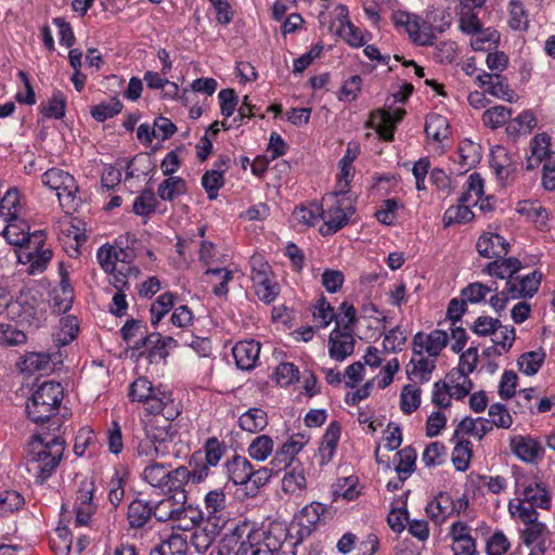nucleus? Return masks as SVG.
I'll list each match as a JSON object with an SVG mask.
<instances>
[{"label": "nucleus", "mask_w": 555, "mask_h": 555, "mask_svg": "<svg viewBox=\"0 0 555 555\" xmlns=\"http://www.w3.org/2000/svg\"><path fill=\"white\" fill-rule=\"evenodd\" d=\"M131 401L141 402L153 417L143 421L142 429L134 435L139 456H166L176 436L171 424L179 411L173 409L171 395L153 387L146 377L134 379L129 387Z\"/></svg>", "instance_id": "obj_1"}, {"label": "nucleus", "mask_w": 555, "mask_h": 555, "mask_svg": "<svg viewBox=\"0 0 555 555\" xmlns=\"http://www.w3.org/2000/svg\"><path fill=\"white\" fill-rule=\"evenodd\" d=\"M65 444L60 431L43 429L33 436L27 447L26 468L36 482L42 483L52 476L62 460Z\"/></svg>", "instance_id": "obj_2"}, {"label": "nucleus", "mask_w": 555, "mask_h": 555, "mask_svg": "<svg viewBox=\"0 0 555 555\" xmlns=\"http://www.w3.org/2000/svg\"><path fill=\"white\" fill-rule=\"evenodd\" d=\"M64 388L59 382H43L33 392L26 404L28 418L34 423L49 422V430L61 431L60 418L54 417L60 409Z\"/></svg>", "instance_id": "obj_3"}, {"label": "nucleus", "mask_w": 555, "mask_h": 555, "mask_svg": "<svg viewBox=\"0 0 555 555\" xmlns=\"http://www.w3.org/2000/svg\"><path fill=\"white\" fill-rule=\"evenodd\" d=\"M508 512L513 519L519 520L524 525L521 530V540L527 546L533 545L532 550L542 548L546 551V543L550 540V529L539 519V513L535 508L527 506L524 503L509 501Z\"/></svg>", "instance_id": "obj_4"}, {"label": "nucleus", "mask_w": 555, "mask_h": 555, "mask_svg": "<svg viewBox=\"0 0 555 555\" xmlns=\"http://www.w3.org/2000/svg\"><path fill=\"white\" fill-rule=\"evenodd\" d=\"M324 206L322 220L323 224L319 232L323 236H330L337 233L348 224L350 218L356 212L352 199L347 195L339 193L328 194L323 198Z\"/></svg>", "instance_id": "obj_5"}, {"label": "nucleus", "mask_w": 555, "mask_h": 555, "mask_svg": "<svg viewBox=\"0 0 555 555\" xmlns=\"http://www.w3.org/2000/svg\"><path fill=\"white\" fill-rule=\"evenodd\" d=\"M9 319L21 325L40 328L47 320V302L30 291H21L11 302Z\"/></svg>", "instance_id": "obj_6"}, {"label": "nucleus", "mask_w": 555, "mask_h": 555, "mask_svg": "<svg viewBox=\"0 0 555 555\" xmlns=\"http://www.w3.org/2000/svg\"><path fill=\"white\" fill-rule=\"evenodd\" d=\"M46 233L42 230L33 232L30 244L23 247L17 255L18 262L27 266L29 275L42 273L52 259L51 248L46 246Z\"/></svg>", "instance_id": "obj_7"}, {"label": "nucleus", "mask_w": 555, "mask_h": 555, "mask_svg": "<svg viewBox=\"0 0 555 555\" xmlns=\"http://www.w3.org/2000/svg\"><path fill=\"white\" fill-rule=\"evenodd\" d=\"M250 279L257 297L271 304L280 293V286L274 280L271 266L261 255H253L249 259Z\"/></svg>", "instance_id": "obj_8"}, {"label": "nucleus", "mask_w": 555, "mask_h": 555, "mask_svg": "<svg viewBox=\"0 0 555 555\" xmlns=\"http://www.w3.org/2000/svg\"><path fill=\"white\" fill-rule=\"evenodd\" d=\"M42 183L56 192L63 208L74 207L78 185L75 178L60 168H51L41 176Z\"/></svg>", "instance_id": "obj_9"}, {"label": "nucleus", "mask_w": 555, "mask_h": 555, "mask_svg": "<svg viewBox=\"0 0 555 555\" xmlns=\"http://www.w3.org/2000/svg\"><path fill=\"white\" fill-rule=\"evenodd\" d=\"M515 486V493L517 495L513 500L515 503H524L527 506H531V508L548 509L551 507V495L543 482H539L533 478L519 477L516 479Z\"/></svg>", "instance_id": "obj_10"}, {"label": "nucleus", "mask_w": 555, "mask_h": 555, "mask_svg": "<svg viewBox=\"0 0 555 555\" xmlns=\"http://www.w3.org/2000/svg\"><path fill=\"white\" fill-rule=\"evenodd\" d=\"M202 516L208 522L225 527L229 520V513L227 511V495L223 489H212L205 494Z\"/></svg>", "instance_id": "obj_11"}, {"label": "nucleus", "mask_w": 555, "mask_h": 555, "mask_svg": "<svg viewBox=\"0 0 555 555\" xmlns=\"http://www.w3.org/2000/svg\"><path fill=\"white\" fill-rule=\"evenodd\" d=\"M94 490L95 486L92 479L83 478L80 480L74 505L76 513L75 521L78 526L87 525L95 512V504L93 502Z\"/></svg>", "instance_id": "obj_12"}, {"label": "nucleus", "mask_w": 555, "mask_h": 555, "mask_svg": "<svg viewBox=\"0 0 555 555\" xmlns=\"http://www.w3.org/2000/svg\"><path fill=\"white\" fill-rule=\"evenodd\" d=\"M542 281L540 271H532L526 275L514 274L505 283V293L513 299L532 298L539 291Z\"/></svg>", "instance_id": "obj_13"}, {"label": "nucleus", "mask_w": 555, "mask_h": 555, "mask_svg": "<svg viewBox=\"0 0 555 555\" xmlns=\"http://www.w3.org/2000/svg\"><path fill=\"white\" fill-rule=\"evenodd\" d=\"M309 442V436L306 434H296L291 436L282 446L276 450L270 465L276 472L282 470L283 466L296 464V455Z\"/></svg>", "instance_id": "obj_14"}, {"label": "nucleus", "mask_w": 555, "mask_h": 555, "mask_svg": "<svg viewBox=\"0 0 555 555\" xmlns=\"http://www.w3.org/2000/svg\"><path fill=\"white\" fill-rule=\"evenodd\" d=\"M251 524L243 521L236 525L229 534H225L218 546V555H248L247 537Z\"/></svg>", "instance_id": "obj_15"}, {"label": "nucleus", "mask_w": 555, "mask_h": 555, "mask_svg": "<svg viewBox=\"0 0 555 555\" xmlns=\"http://www.w3.org/2000/svg\"><path fill=\"white\" fill-rule=\"evenodd\" d=\"M404 114V109H397L395 113L377 109L371 114L367 127L374 129L384 141H392L396 124L402 119Z\"/></svg>", "instance_id": "obj_16"}, {"label": "nucleus", "mask_w": 555, "mask_h": 555, "mask_svg": "<svg viewBox=\"0 0 555 555\" xmlns=\"http://www.w3.org/2000/svg\"><path fill=\"white\" fill-rule=\"evenodd\" d=\"M354 345L352 331L335 326L328 338V354L333 360L341 362L353 353Z\"/></svg>", "instance_id": "obj_17"}, {"label": "nucleus", "mask_w": 555, "mask_h": 555, "mask_svg": "<svg viewBox=\"0 0 555 555\" xmlns=\"http://www.w3.org/2000/svg\"><path fill=\"white\" fill-rule=\"evenodd\" d=\"M444 13L441 14L440 24L435 25L436 17L431 21L430 18L423 20L421 16L418 23L414 29L415 35L412 36V42L417 46H433L436 41V35L443 33L450 27V20Z\"/></svg>", "instance_id": "obj_18"}, {"label": "nucleus", "mask_w": 555, "mask_h": 555, "mask_svg": "<svg viewBox=\"0 0 555 555\" xmlns=\"http://www.w3.org/2000/svg\"><path fill=\"white\" fill-rule=\"evenodd\" d=\"M448 343V334L442 330H434L429 334L417 332L413 337V346L427 353L430 358H438Z\"/></svg>", "instance_id": "obj_19"}, {"label": "nucleus", "mask_w": 555, "mask_h": 555, "mask_svg": "<svg viewBox=\"0 0 555 555\" xmlns=\"http://www.w3.org/2000/svg\"><path fill=\"white\" fill-rule=\"evenodd\" d=\"M513 453L522 462L532 463L542 457L544 449L541 443L530 436H513L509 439Z\"/></svg>", "instance_id": "obj_20"}, {"label": "nucleus", "mask_w": 555, "mask_h": 555, "mask_svg": "<svg viewBox=\"0 0 555 555\" xmlns=\"http://www.w3.org/2000/svg\"><path fill=\"white\" fill-rule=\"evenodd\" d=\"M232 354L238 369L249 371L259 360L260 344L256 340H243L235 344Z\"/></svg>", "instance_id": "obj_21"}, {"label": "nucleus", "mask_w": 555, "mask_h": 555, "mask_svg": "<svg viewBox=\"0 0 555 555\" xmlns=\"http://www.w3.org/2000/svg\"><path fill=\"white\" fill-rule=\"evenodd\" d=\"M508 242L496 233H485L476 243L478 254L485 258H502L508 253Z\"/></svg>", "instance_id": "obj_22"}, {"label": "nucleus", "mask_w": 555, "mask_h": 555, "mask_svg": "<svg viewBox=\"0 0 555 555\" xmlns=\"http://www.w3.org/2000/svg\"><path fill=\"white\" fill-rule=\"evenodd\" d=\"M222 530L223 527L220 525L216 526V524L204 520L191 533L190 544L194 546L197 553H204L211 546Z\"/></svg>", "instance_id": "obj_23"}, {"label": "nucleus", "mask_w": 555, "mask_h": 555, "mask_svg": "<svg viewBox=\"0 0 555 555\" xmlns=\"http://www.w3.org/2000/svg\"><path fill=\"white\" fill-rule=\"evenodd\" d=\"M490 165L496 177L504 182L513 178L516 171V165L508 151L501 145L491 150Z\"/></svg>", "instance_id": "obj_24"}, {"label": "nucleus", "mask_w": 555, "mask_h": 555, "mask_svg": "<svg viewBox=\"0 0 555 555\" xmlns=\"http://www.w3.org/2000/svg\"><path fill=\"white\" fill-rule=\"evenodd\" d=\"M223 468L228 481L235 486L248 485L251 476V464L245 456L233 455L224 462Z\"/></svg>", "instance_id": "obj_25"}, {"label": "nucleus", "mask_w": 555, "mask_h": 555, "mask_svg": "<svg viewBox=\"0 0 555 555\" xmlns=\"http://www.w3.org/2000/svg\"><path fill=\"white\" fill-rule=\"evenodd\" d=\"M413 356L406 366V373L410 378L415 377L421 382H428L430 375L436 367V358L425 356L421 349L412 347Z\"/></svg>", "instance_id": "obj_26"}, {"label": "nucleus", "mask_w": 555, "mask_h": 555, "mask_svg": "<svg viewBox=\"0 0 555 555\" xmlns=\"http://www.w3.org/2000/svg\"><path fill=\"white\" fill-rule=\"evenodd\" d=\"M285 474L282 478V490L287 494L299 495L307 489V478L302 463L297 462L288 466H283Z\"/></svg>", "instance_id": "obj_27"}, {"label": "nucleus", "mask_w": 555, "mask_h": 555, "mask_svg": "<svg viewBox=\"0 0 555 555\" xmlns=\"http://www.w3.org/2000/svg\"><path fill=\"white\" fill-rule=\"evenodd\" d=\"M337 10L339 11L337 14V21L340 24L339 36L352 48L363 47L365 43L363 33L349 21L347 7L338 4Z\"/></svg>", "instance_id": "obj_28"}, {"label": "nucleus", "mask_w": 555, "mask_h": 555, "mask_svg": "<svg viewBox=\"0 0 555 555\" xmlns=\"http://www.w3.org/2000/svg\"><path fill=\"white\" fill-rule=\"evenodd\" d=\"M530 156L527 160V170L538 167L548 157H555V153L551 152V138L546 133H538L530 140Z\"/></svg>", "instance_id": "obj_29"}, {"label": "nucleus", "mask_w": 555, "mask_h": 555, "mask_svg": "<svg viewBox=\"0 0 555 555\" xmlns=\"http://www.w3.org/2000/svg\"><path fill=\"white\" fill-rule=\"evenodd\" d=\"M326 511V506L319 502H312L304 506L298 515L301 534H310L314 531Z\"/></svg>", "instance_id": "obj_30"}, {"label": "nucleus", "mask_w": 555, "mask_h": 555, "mask_svg": "<svg viewBox=\"0 0 555 555\" xmlns=\"http://www.w3.org/2000/svg\"><path fill=\"white\" fill-rule=\"evenodd\" d=\"M129 253L121 247L103 245L98 249L96 259L102 269L107 273L117 271V263H125Z\"/></svg>", "instance_id": "obj_31"}, {"label": "nucleus", "mask_w": 555, "mask_h": 555, "mask_svg": "<svg viewBox=\"0 0 555 555\" xmlns=\"http://www.w3.org/2000/svg\"><path fill=\"white\" fill-rule=\"evenodd\" d=\"M341 427L338 422H331L323 435L322 442L319 448L320 465L327 464L337 449L340 439Z\"/></svg>", "instance_id": "obj_32"}, {"label": "nucleus", "mask_w": 555, "mask_h": 555, "mask_svg": "<svg viewBox=\"0 0 555 555\" xmlns=\"http://www.w3.org/2000/svg\"><path fill=\"white\" fill-rule=\"evenodd\" d=\"M521 268L522 264L519 259L516 257H508L487 263L482 272L490 276L508 281L514 274H517Z\"/></svg>", "instance_id": "obj_33"}, {"label": "nucleus", "mask_w": 555, "mask_h": 555, "mask_svg": "<svg viewBox=\"0 0 555 555\" xmlns=\"http://www.w3.org/2000/svg\"><path fill=\"white\" fill-rule=\"evenodd\" d=\"M185 476L188 475L184 474V466L171 469L168 478L165 480L166 485L160 490L169 494V496H175V499L185 503L188 499L185 487L190 485Z\"/></svg>", "instance_id": "obj_34"}, {"label": "nucleus", "mask_w": 555, "mask_h": 555, "mask_svg": "<svg viewBox=\"0 0 555 555\" xmlns=\"http://www.w3.org/2000/svg\"><path fill=\"white\" fill-rule=\"evenodd\" d=\"M153 517L152 503L144 500H133L127 509V521L131 529L143 528Z\"/></svg>", "instance_id": "obj_35"}, {"label": "nucleus", "mask_w": 555, "mask_h": 555, "mask_svg": "<svg viewBox=\"0 0 555 555\" xmlns=\"http://www.w3.org/2000/svg\"><path fill=\"white\" fill-rule=\"evenodd\" d=\"M228 166L225 162L215 163L214 168L207 170L202 177V185L209 199L218 197V191L224 185V171Z\"/></svg>", "instance_id": "obj_36"}, {"label": "nucleus", "mask_w": 555, "mask_h": 555, "mask_svg": "<svg viewBox=\"0 0 555 555\" xmlns=\"http://www.w3.org/2000/svg\"><path fill=\"white\" fill-rule=\"evenodd\" d=\"M189 548L188 535L184 533H171L155 546L150 555H186Z\"/></svg>", "instance_id": "obj_37"}, {"label": "nucleus", "mask_w": 555, "mask_h": 555, "mask_svg": "<svg viewBox=\"0 0 555 555\" xmlns=\"http://www.w3.org/2000/svg\"><path fill=\"white\" fill-rule=\"evenodd\" d=\"M8 222L3 229V236L7 238L9 244L21 246L22 248L30 244L33 233L26 231L27 227L23 221H20L18 217L14 219H3Z\"/></svg>", "instance_id": "obj_38"}, {"label": "nucleus", "mask_w": 555, "mask_h": 555, "mask_svg": "<svg viewBox=\"0 0 555 555\" xmlns=\"http://www.w3.org/2000/svg\"><path fill=\"white\" fill-rule=\"evenodd\" d=\"M151 461L149 465L142 472V478L152 487L162 489L166 485L165 480L168 478L171 470L170 465L155 462V457L145 456Z\"/></svg>", "instance_id": "obj_39"}, {"label": "nucleus", "mask_w": 555, "mask_h": 555, "mask_svg": "<svg viewBox=\"0 0 555 555\" xmlns=\"http://www.w3.org/2000/svg\"><path fill=\"white\" fill-rule=\"evenodd\" d=\"M453 500L448 493H440L426 506L427 516L435 522H442L452 515Z\"/></svg>", "instance_id": "obj_40"}, {"label": "nucleus", "mask_w": 555, "mask_h": 555, "mask_svg": "<svg viewBox=\"0 0 555 555\" xmlns=\"http://www.w3.org/2000/svg\"><path fill=\"white\" fill-rule=\"evenodd\" d=\"M172 521L176 524V528L188 531L204 521V516H202L201 508L182 504Z\"/></svg>", "instance_id": "obj_41"}, {"label": "nucleus", "mask_w": 555, "mask_h": 555, "mask_svg": "<svg viewBox=\"0 0 555 555\" xmlns=\"http://www.w3.org/2000/svg\"><path fill=\"white\" fill-rule=\"evenodd\" d=\"M18 365L22 372L27 373H47L53 370L51 354L46 352H28Z\"/></svg>", "instance_id": "obj_42"}, {"label": "nucleus", "mask_w": 555, "mask_h": 555, "mask_svg": "<svg viewBox=\"0 0 555 555\" xmlns=\"http://www.w3.org/2000/svg\"><path fill=\"white\" fill-rule=\"evenodd\" d=\"M238 425L244 431L259 433L268 425L267 413L258 408L248 409L240 416Z\"/></svg>", "instance_id": "obj_43"}, {"label": "nucleus", "mask_w": 555, "mask_h": 555, "mask_svg": "<svg viewBox=\"0 0 555 555\" xmlns=\"http://www.w3.org/2000/svg\"><path fill=\"white\" fill-rule=\"evenodd\" d=\"M66 104L64 93L55 90L47 102L40 104L39 109L46 118L62 119L65 116Z\"/></svg>", "instance_id": "obj_44"}, {"label": "nucleus", "mask_w": 555, "mask_h": 555, "mask_svg": "<svg viewBox=\"0 0 555 555\" xmlns=\"http://www.w3.org/2000/svg\"><path fill=\"white\" fill-rule=\"evenodd\" d=\"M322 215L323 205L318 203L298 206L293 211L294 220L305 227H314L322 219Z\"/></svg>", "instance_id": "obj_45"}, {"label": "nucleus", "mask_w": 555, "mask_h": 555, "mask_svg": "<svg viewBox=\"0 0 555 555\" xmlns=\"http://www.w3.org/2000/svg\"><path fill=\"white\" fill-rule=\"evenodd\" d=\"M205 275L210 276L212 293L216 296L221 297L228 295V284L233 280V271L227 268H210L205 271Z\"/></svg>", "instance_id": "obj_46"}, {"label": "nucleus", "mask_w": 555, "mask_h": 555, "mask_svg": "<svg viewBox=\"0 0 555 555\" xmlns=\"http://www.w3.org/2000/svg\"><path fill=\"white\" fill-rule=\"evenodd\" d=\"M182 504H185V503L175 499V496L168 495L165 499L157 502L156 504L152 503L153 517H155V519L157 521H162V522H165L168 520L172 521L175 515H177V513Z\"/></svg>", "instance_id": "obj_47"}, {"label": "nucleus", "mask_w": 555, "mask_h": 555, "mask_svg": "<svg viewBox=\"0 0 555 555\" xmlns=\"http://www.w3.org/2000/svg\"><path fill=\"white\" fill-rule=\"evenodd\" d=\"M188 191L185 181L176 176L165 179L157 189V195L163 201L171 202L180 195L185 194Z\"/></svg>", "instance_id": "obj_48"}, {"label": "nucleus", "mask_w": 555, "mask_h": 555, "mask_svg": "<svg viewBox=\"0 0 555 555\" xmlns=\"http://www.w3.org/2000/svg\"><path fill=\"white\" fill-rule=\"evenodd\" d=\"M459 158L463 170H469L481 159L480 145L470 140L462 141L459 145Z\"/></svg>", "instance_id": "obj_49"}, {"label": "nucleus", "mask_w": 555, "mask_h": 555, "mask_svg": "<svg viewBox=\"0 0 555 555\" xmlns=\"http://www.w3.org/2000/svg\"><path fill=\"white\" fill-rule=\"evenodd\" d=\"M21 209V194L18 189H9L0 198V217L2 219H14L18 217Z\"/></svg>", "instance_id": "obj_50"}, {"label": "nucleus", "mask_w": 555, "mask_h": 555, "mask_svg": "<svg viewBox=\"0 0 555 555\" xmlns=\"http://www.w3.org/2000/svg\"><path fill=\"white\" fill-rule=\"evenodd\" d=\"M512 115V108L504 105H495L483 112L481 120L486 127L494 130L504 126Z\"/></svg>", "instance_id": "obj_51"}, {"label": "nucleus", "mask_w": 555, "mask_h": 555, "mask_svg": "<svg viewBox=\"0 0 555 555\" xmlns=\"http://www.w3.org/2000/svg\"><path fill=\"white\" fill-rule=\"evenodd\" d=\"M177 346L176 339L170 336L162 337L158 333H152L144 337L139 338L133 345L132 349L139 352V356L144 354V350L149 348H167Z\"/></svg>", "instance_id": "obj_52"}, {"label": "nucleus", "mask_w": 555, "mask_h": 555, "mask_svg": "<svg viewBox=\"0 0 555 555\" xmlns=\"http://www.w3.org/2000/svg\"><path fill=\"white\" fill-rule=\"evenodd\" d=\"M425 133L436 142L449 135V124L446 117L439 114L428 115L425 122Z\"/></svg>", "instance_id": "obj_53"}, {"label": "nucleus", "mask_w": 555, "mask_h": 555, "mask_svg": "<svg viewBox=\"0 0 555 555\" xmlns=\"http://www.w3.org/2000/svg\"><path fill=\"white\" fill-rule=\"evenodd\" d=\"M79 331L78 320L73 315H66L60 320V328L54 335L56 346H66L72 343Z\"/></svg>", "instance_id": "obj_54"}, {"label": "nucleus", "mask_w": 555, "mask_h": 555, "mask_svg": "<svg viewBox=\"0 0 555 555\" xmlns=\"http://www.w3.org/2000/svg\"><path fill=\"white\" fill-rule=\"evenodd\" d=\"M496 292V283L486 285L481 282H473L462 288L461 297L465 299L467 304H479L485 300L486 296Z\"/></svg>", "instance_id": "obj_55"}, {"label": "nucleus", "mask_w": 555, "mask_h": 555, "mask_svg": "<svg viewBox=\"0 0 555 555\" xmlns=\"http://www.w3.org/2000/svg\"><path fill=\"white\" fill-rule=\"evenodd\" d=\"M516 339V331L514 326L502 327V340H495V345L483 350V356L491 358L502 356L511 350Z\"/></svg>", "instance_id": "obj_56"}, {"label": "nucleus", "mask_w": 555, "mask_h": 555, "mask_svg": "<svg viewBox=\"0 0 555 555\" xmlns=\"http://www.w3.org/2000/svg\"><path fill=\"white\" fill-rule=\"evenodd\" d=\"M545 360V353L542 350L529 351L522 353L518 360V369L527 376H532L539 372Z\"/></svg>", "instance_id": "obj_57"}, {"label": "nucleus", "mask_w": 555, "mask_h": 555, "mask_svg": "<svg viewBox=\"0 0 555 555\" xmlns=\"http://www.w3.org/2000/svg\"><path fill=\"white\" fill-rule=\"evenodd\" d=\"M274 442L268 435L257 436L249 444L248 455L256 461H266L273 452Z\"/></svg>", "instance_id": "obj_58"}, {"label": "nucleus", "mask_w": 555, "mask_h": 555, "mask_svg": "<svg viewBox=\"0 0 555 555\" xmlns=\"http://www.w3.org/2000/svg\"><path fill=\"white\" fill-rule=\"evenodd\" d=\"M483 195V179L478 172L472 173L467 181L464 193L462 194L460 202L472 203L476 206Z\"/></svg>", "instance_id": "obj_59"}, {"label": "nucleus", "mask_w": 555, "mask_h": 555, "mask_svg": "<svg viewBox=\"0 0 555 555\" xmlns=\"http://www.w3.org/2000/svg\"><path fill=\"white\" fill-rule=\"evenodd\" d=\"M176 296L172 293H164L152 304L151 323L156 326L162 319L173 308Z\"/></svg>", "instance_id": "obj_60"}, {"label": "nucleus", "mask_w": 555, "mask_h": 555, "mask_svg": "<svg viewBox=\"0 0 555 555\" xmlns=\"http://www.w3.org/2000/svg\"><path fill=\"white\" fill-rule=\"evenodd\" d=\"M25 504L23 495L15 490L0 492V517L18 512Z\"/></svg>", "instance_id": "obj_61"}, {"label": "nucleus", "mask_w": 555, "mask_h": 555, "mask_svg": "<svg viewBox=\"0 0 555 555\" xmlns=\"http://www.w3.org/2000/svg\"><path fill=\"white\" fill-rule=\"evenodd\" d=\"M472 203H462L457 206L449 207L443 215L444 227H450L453 223H465L473 219L474 214L470 210Z\"/></svg>", "instance_id": "obj_62"}, {"label": "nucleus", "mask_w": 555, "mask_h": 555, "mask_svg": "<svg viewBox=\"0 0 555 555\" xmlns=\"http://www.w3.org/2000/svg\"><path fill=\"white\" fill-rule=\"evenodd\" d=\"M189 465L191 469L184 466V474L189 475L185 477L190 485H199L209 476L211 466L208 465V463L203 462L201 459L192 455L189 461Z\"/></svg>", "instance_id": "obj_63"}, {"label": "nucleus", "mask_w": 555, "mask_h": 555, "mask_svg": "<svg viewBox=\"0 0 555 555\" xmlns=\"http://www.w3.org/2000/svg\"><path fill=\"white\" fill-rule=\"evenodd\" d=\"M122 107V103L117 98H113L108 102H101L100 104L92 106L90 114L96 121L103 122L118 115Z\"/></svg>", "instance_id": "obj_64"}]
</instances>
